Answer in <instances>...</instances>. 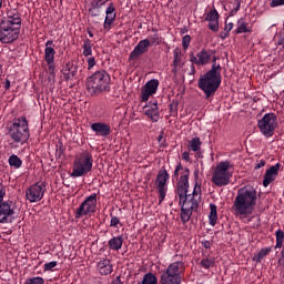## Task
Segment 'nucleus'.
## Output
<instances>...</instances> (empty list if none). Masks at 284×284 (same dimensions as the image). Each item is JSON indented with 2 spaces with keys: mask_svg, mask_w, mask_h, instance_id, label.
<instances>
[{
  "mask_svg": "<svg viewBox=\"0 0 284 284\" xmlns=\"http://www.w3.org/2000/svg\"><path fill=\"white\" fill-rule=\"evenodd\" d=\"M190 187V171L186 169L182 173V176H180L179 183H178V196L180 199V205H181V221L183 225L185 223H189L192 219V213L196 212L199 210V200L194 197L185 196L187 194V190Z\"/></svg>",
  "mask_w": 284,
  "mask_h": 284,
  "instance_id": "f257e3e1",
  "label": "nucleus"
},
{
  "mask_svg": "<svg viewBox=\"0 0 284 284\" xmlns=\"http://www.w3.org/2000/svg\"><path fill=\"white\" fill-rule=\"evenodd\" d=\"M21 13L17 9L7 11L0 20V43H14L21 34Z\"/></svg>",
  "mask_w": 284,
  "mask_h": 284,
  "instance_id": "f03ea898",
  "label": "nucleus"
},
{
  "mask_svg": "<svg viewBox=\"0 0 284 284\" xmlns=\"http://www.w3.org/2000/svg\"><path fill=\"white\" fill-rule=\"evenodd\" d=\"M211 70L201 75L197 81V88H200L202 92H204L205 99L214 97V94H216V90L221 88L222 82L221 71L223 70V68H221V64L216 63V59L219 58L216 55H211Z\"/></svg>",
  "mask_w": 284,
  "mask_h": 284,
  "instance_id": "7ed1b4c3",
  "label": "nucleus"
},
{
  "mask_svg": "<svg viewBox=\"0 0 284 284\" xmlns=\"http://www.w3.org/2000/svg\"><path fill=\"white\" fill-rule=\"evenodd\" d=\"M8 136L11 141L9 145L14 148V143L26 145L30 139V126L26 116L13 119L11 125L8 128Z\"/></svg>",
  "mask_w": 284,
  "mask_h": 284,
  "instance_id": "20e7f679",
  "label": "nucleus"
},
{
  "mask_svg": "<svg viewBox=\"0 0 284 284\" xmlns=\"http://www.w3.org/2000/svg\"><path fill=\"white\" fill-rule=\"evenodd\" d=\"M110 81H112V79L108 71H95L87 79V91L91 97H95V94H103V92H110Z\"/></svg>",
  "mask_w": 284,
  "mask_h": 284,
  "instance_id": "39448f33",
  "label": "nucleus"
},
{
  "mask_svg": "<svg viewBox=\"0 0 284 284\" xmlns=\"http://www.w3.org/2000/svg\"><path fill=\"white\" fill-rule=\"evenodd\" d=\"M231 211L234 216L244 221V223L250 222V189H240L237 191Z\"/></svg>",
  "mask_w": 284,
  "mask_h": 284,
  "instance_id": "423d86ee",
  "label": "nucleus"
},
{
  "mask_svg": "<svg viewBox=\"0 0 284 284\" xmlns=\"http://www.w3.org/2000/svg\"><path fill=\"white\" fill-rule=\"evenodd\" d=\"M92 165H94L92 153H90L89 151H83L82 153L75 156L70 176L72 179L85 176V174L92 172Z\"/></svg>",
  "mask_w": 284,
  "mask_h": 284,
  "instance_id": "0eeeda50",
  "label": "nucleus"
},
{
  "mask_svg": "<svg viewBox=\"0 0 284 284\" xmlns=\"http://www.w3.org/2000/svg\"><path fill=\"white\" fill-rule=\"evenodd\" d=\"M185 274V263L183 261H176L171 263L165 272L162 273L161 284H180L183 281Z\"/></svg>",
  "mask_w": 284,
  "mask_h": 284,
  "instance_id": "6e6552de",
  "label": "nucleus"
},
{
  "mask_svg": "<svg viewBox=\"0 0 284 284\" xmlns=\"http://www.w3.org/2000/svg\"><path fill=\"white\" fill-rule=\"evenodd\" d=\"M232 164L230 161L220 162L212 174V183L217 187H225L230 185V180L232 179Z\"/></svg>",
  "mask_w": 284,
  "mask_h": 284,
  "instance_id": "1a4fd4ad",
  "label": "nucleus"
},
{
  "mask_svg": "<svg viewBox=\"0 0 284 284\" xmlns=\"http://www.w3.org/2000/svg\"><path fill=\"white\" fill-rule=\"evenodd\" d=\"M257 126L260 128V132L266 139L274 136V132H276V128L278 126V118L275 113H266L264 116L257 122Z\"/></svg>",
  "mask_w": 284,
  "mask_h": 284,
  "instance_id": "9d476101",
  "label": "nucleus"
},
{
  "mask_svg": "<svg viewBox=\"0 0 284 284\" xmlns=\"http://www.w3.org/2000/svg\"><path fill=\"white\" fill-rule=\"evenodd\" d=\"M97 212V193L88 196L77 209L75 219H83V216H92Z\"/></svg>",
  "mask_w": 284,
  "mask_h": 284,
  "instance_id": "9b49d317",
  "label": "nucleus"
},
{
  "mask_svg": "<svg viewBox=\"0 0 284 284\" xmlns=\"http://www.w3.org/2000/svg\"><path fill=\"white\" fill-rule=\"evenodd\" d=\"M168 181H170V173L163 166L155 179V183L159 192V203L162 204L165 201V196L168 195Z\"/></svg>",
  "mask_w": 284,
  "mask_h": 284,
  "instance_id": "f8f14e48",
  "label": "nucleus"
},
{
  "mask_svg": "<svg viewBox=\"0 0 284 284\" xmlns=\"http://www.w3.org/2000/svg\"><path fill=\"white\" fill-rule=\"evenodd\" d=\"M54 54H57V51H54V41L48 40L45 42V49H44V61L48 64V73L52 79L57 77L55 70L57 65L54 64Z\"/></svg>",
  "mask_w": 284,
  "mask_h": 284,
  "instance_id": "ddd939ff",
  "label": "nucleus"
},
{
  "mask_svg": "<svg viewBox=\"0 0 284 284\" xmlns=\"http://www.w3.org/2000/svg\"><path fill=\"white\" fill-rule=\"evenodd\" d=\"M45 194V182H38L26 191V197L30 203H39Z\"/></svg>",
  "mask_w": 284,
  "mask_h": 284,
  "instance_id": "4468645a",
  "label": "nucleus"
},
{
  "mask_svg": "<svg viewBox=\"0 0 284 284\" xmlns=\"http://www.w3.org/2000/svg\"><path fill=\"white\" fill-rule=\"evenodd\" d=\"M14 220V207L10 202L3 201L0 204V223H12Z\"/></svg>",
  "mask_w": 284,
  "mask_h": 284,
  "instance_id": "2eb2a0df",
  "label": "nucleus"
},
{
  "mask_svg": "<svg viewBox=\"0 0 284 284\" xmlns=\"http://www.w3.org/2000/svg\"><path fill=\"white\" fill-rule=\"evenodd\" d=\"M150 49V40L143 39L134 47L133 51L129 55V61H136L148 52Z\"/></svg>",
  "mask_w": 284,
  "mask_h": 284,
  "instance_id": "dca6fc26",
  "label": "nucleus"
},
{
  "mask_svg": "<svg viewBox=\"0 0 284 284\" xmlns=\"http://www.w3.org/2000/svg\"><path fill=\"white\" fill-rule=\"evenodd\" d=\"M211 60L212 53H210L205 49H202L200 52L196 53V55H194V53L190 54V61L195 65H207V63H210Z\"/></svg>",
  "mask_w": 284,
  "mask_h": 284,
  "instance_id": "f3484780",
  "label": "nucleus"
},
{
  "mask_svg": "<svg viewBox=\"0 0 284 284\" xmlns=\"http://www.w3.org/2000/svg\"><path fill=\"white\" fill-rule=\"evenodd\" d=\"M91 130L94 132L95 136H101L102 139H108V136L112 134V128L105 122L92 123Z\"/></svg>",
  "mask_w": 284,
  "mask_h": 284,
  "instance_id": "a211bd4d",
  "label": "nucleus"
},
{
  "mask_svg": "<svg viewBox=\"0 0 284 284\" xmlns=\"http://www.w3.org/2000/svg\"><path fill=\"white\" fill-rule=\"evenodd\" d=\"M144 114L153 121V123H156L159 121V118L161 116V113L159 112V102L156 100L149 102V104L144 105Z\"/></svg>",
  "mask_w": 284,
  "mask_h": 284,
  "instance_id": "6ab92c4d",
  "label": "nucleus"
},
{
  "mask_svg": "<svg viewBox=\"0 0 284 284\" xmlns=\"http://www.w3.org/2000/svg\"><path fill=\"white\" fill-rule=\"evenodd\" d=\"M219 11L216 8H213L204 18V21H209V30L212 32H219Z\"/></svg>",
  "mask_w": 284,
  "mask_h": 284,
  "instance_id": "aec40b11",
  "label": "nucleus"
},
{
  "mask_svg": "<svg viewBox=\"0 0 284 284\" xmlns=\"http://www.w3.org/2000/svg\"><path fill=\"white\" fill-rule=\"evenodd\" d=\"M115 11H116V8L114 7V2L109 3L105 10L106 16L103 23L104 30H110V27L112 26V23L116 21V13H114Z\"/></svg>",
  "mask_w": 284,
  "mask_h": 284,
  "instance_id": "412c9836",
  "label": "nucleus"
},
{
  "mask_svg": "<svg viewBox=\"0 0 284 284\" xmlns=\"http://www.w3.org/2000/svg\"><path fill=\"white\" fill-rule=\"evenodd\" d=\"M278 168H281V164L277 163L266 170L263 180L264 187H267L271 183L276 181V176H278Z\"/></svg>",
  "mask_w": 284,
  "mask_h": 284,
  "instance_id": "4be33fe9",
  "label": "nucleus"
},
{
  "mask_svg": "<svg viewBox=\"0 0 284 284\" xmlns=\"http://www.w3.org/2000/svg\"><path fill=\"white\" fill-rule=\"evenodd\" d=\"M98 271L101 274V276H108L111 272H113L112 263L109 258H104L100 262H98Z\"/></svg>",
  "mask_w": 284,
  "mask_h": 284,
  "instance_id": "5701e85b",
  "label": "nucleus"
},
{
  "mask_svg": "<svg viewBox=\"0 0 284 284\" xmlns=\"http://www.w3.org/2000/svg\"><path fill=\"white\" fill-rule=\"evenodd\" d=\"M108 245L113 252H119L123 247V236H113L108 241Z\"/></svg>",
  "mask_w": 284,
  "mask_h": 284,
  "instance_id": "b1692460",
  "label": "nucleus"
},
{
  "mask_svg": "<svg viewBox=\"0 0 284 284\" xmlns=\"http://www.w3.org/2000/svg\"><path fill=\"white\" fill-rule=\"evenodd\" d=\"M210 214H209V223L214 227L216 225V221L219 220V213H217V207L216 204H210Z\"/></svg>",
  "mask_w": 284,
  "mask_h": 284,
  "instance_id": "393cba45",
  "label": "nucleus"
},
{
  "mask_svg": "<svg viewBox=\"0 0 284 284\" xmlns=\"http://www.w3.org/2000/svg\"><path fill=\"white\" fill-rule=\"evenodd\" d=\"M203 143L201 142V138L199 136H195L193 138L190 142H189V145H187V149L191 151V152H201V145Z\"/></svg>",
  "mask_w": 284,
  "mask_h": 284,
  "instance_id": "a878e982",
  "label": "nucleus"
},
{
  "mask_svg": "<svg viewBox=\"0 0 284 284\" xmlns=\"http://www.w3.org/2000/svg\"><path fill=\"white\" fill-rule=\"evenodd\" d=\"M92 40L90 39H84L83 44H82V54L83 57H92Z\"/></svg>",
  "mask_w": 284,
  "mask_h": 284,
  "instance_id": "bb28decb",
  "label": "nucleus"
},
{
  "mask_svg": "<svg viewBox=\"0 0 284 284\" xmlns=\"http://www.w3.org/2000/svg\"><path fill=\"white\" fill-rule=\"evenodd\" d=\"M138 284H159V278H156L154 273H146L144 274L142 282H139Z\"/></svg>",
  "mask_w": 284,
  "mask_h": 284,
  "instance_id": "cd10ccee",
  "label": "nucleus"
},
{
  "mask_svg": "<svg viewBox=\"0 0 284 284\" xmlns=\"http://www.w3.org/2000/svg\"><path fill=\"white\" fill-rule=\"evenodd\" d=\"M200 265L204 270H210V267H214V265H216V258H214V257H203L200 262Z\"/></svg>",
  "mask_w": 284,
  "mask_h": 284,
  "instance_id": "c85d7f7f",
  "label": "nucleus"
},
{
  "mask_svg": "<svg viewBox=\"0 0 284 284\" xmlns=\"http://www.w3.org/2000/svg\"><path fill=\"white\" fill-rule=\"evenodd\" d=\"M144 88L151 92L152 94H156V90H159V80L152 79L148 81L144 85Z\"/></svg>",
  "mask_w": 284,
  "mask_h": 284,
  "instance_id": "c756f323",
  "label": "nucleus"
},
{
  "mask_svg": "<svg viewBox=\"0 0 284 284\" xmlns=\"http://www.w3.org/2000/svg\"><path fill=\"white\" fill-rule=\"evenodd\" d=\"M8 162L11 168H14V170H19V168L23 165V161H21L16 154L10 155Z\"/></svg>",
  "mask_w": 284,
  "mask_h": 284,
  "instance_id": "7c9ffc66",
  "label": "nucleus"
},
{
  "mask_svg": "<svg viewBox=\"0 0 284 284\" xmlns=\"http://www.w3.org/2000/svg\"><path fill=\"white\" fill-rule=\"evenodd\" d=\"M181 63H183V53L176 48L173 50V65H181Z\"/></svg>",
  "mask_w": 284,
  "mask_h": 284,
  "instance_id": "2f4dec72",
  "label": "nucleus"
},
{
  "mask_svg": "<svg viewBox=\"0 0 284 284\" xmlns=\"http://www.w3.org/2000/svg\"><path fill=\"white\" fill-rule=\"evenodd\" d=\"M64 72H68L69 74H71V77H77L78 72H79V65L74 64V63H70L68 62L65 64V67L63 68Z\"/></svg>",
  "mask_w": 284,
  "mask_h": 284,
  "instance_id": "473e14b6",
  "label": "nucleus"
},
{
  "mask_svg": "<svg viewBox=\"0 0 284 284\" xmlns=\"http://www.w3.org/2000/svg\"><path fill=\"white\" fill-rule=\"evenodd\" d=\"M270 252H272V247H265V248H262L257 255L255 257H253V261H256V262H261L263 261V258L265 256H267V254H270Z\"/></svg>",
  "mask_w": 284,
  "mask_h": 284,
  "instance_id": "72a5a7b5",
  "label": "nucleus"
},
{
  "mask_svg": "<svg viewBox=\"0 0 284 284\" xmlns=\"http://www.w3.org/2000/svg\"><path fill=\"white\" fill-rule=\"evenodd\" d=\"M146 39L150 42V48H152V45H161V38L156 31L154 34L149 36Z\"/></svg>",
  "mask_w": 284,
  "mask_h": 284,
  "instance_id": "f704fd0d",
  "label": "nucleus"
},
{
  "mask_svg": "<svg viewBox=\"0 0 284 284\" xmlns=\"http://www.w3.org/2000/svg\"><path fill=\"white\" fill-rule=\"evenodd\" d=\"M55 156L58 159H63V156H65V148H63V142H59L57 144Z\"/></svg>",
  "mask_w": 284,
  "mask_h": 284,
  "instance_id": "c9c22d12",
  "label": "nucleus"
},
{
  "mask_svg": "<svg viewBox=\"0 0 284 284\" xmlns=\"http://www.w3.org/2000/svg\"><path fill=\"white\" fill-rule=\"evenodd\" d=\"M184 170H189V176H190V169H183V165L181 163H179L175 166V170L173 172L172 179H179V172H181V176H183Z\"/></svg>",
  "mask_w": 284,
  "mask_h": 284,
  "instance_id": "e433bc0d",
  "label": "nucleus"
},
{
  "mask_svg": "<svg viewBox=\"0 0 284 284\" xmlns=\"http://www.w3.org/2000/svg\"><path fill=\"white\" fill-rule=\"evenodd\" d=\"M152 94H154V93H152V91H148L146 88H143V89L141 90V101H142L143 103L148 102L149 99H150V97H152Z\"/></svg>",
  "mask_w": 284,
  "mask_h": 284,
  "instance_id": "4c0bfd02",
  "label": "nucleus"
},
{
  "mask_svg": "<svg viewBox=\"0 0 284 284\" xmlns=\"http://www.w3.org/2000/svg\"><path fill=\"white\" fill-rule=\"evenodd\" d=\"M235 32L236 34H243V32H247V26L245 22H243V20H239Z\"/></svg>",
  "mask_w": 284,
  "mask_h": 284,
  "instance_id": "58836bf2",
  "label": "nucleus"
},
{
  "mask_svg": "<svg viewBox=\"0 0 284 284\" xmlns=\"http://www.w3.org/2000/svg\"><path fill=\"white\" fill-rule=\"evenodd\" d=\"M201 194V185L195 184L194 189H193V195H187V193L184 196L189 197V201H191L192 199L196 200V196H199Z\"/></svg>",
  "mask_w": 284,
  "mask_h": 284,
  "instance_id": "ea45409f",
  "label": "nucleus"
},
{
  "mask_svg": "<svg viewBox=\"0 0 284 284\" xmlns=\"http://www.w3.org/2000/svg\"><path fill=\"white\" fill-rule=\"evenodd\" d=\"M57 265H59V263L57 261H52V262L45 263L43 266V270L44 272H52L54 267H57Z\"/></svg>",
  "mask_w": 284,
  "mask_h": 284,
  "instance_id": "a19ab883",
  "label": "nucleus"
},
{
  "mask_svg": "<svg viewBox=\"0 0 284 284\" xmlns=\"http://www.w3.org/2000/svg\"><path fill=\"white\" fill-rule=\"evenodd\" d=\"M241 10V1L235 0L233 8L230 11V17H234Z\"/></svg>",
  "mask_w": 284,
  "mask_h": 284,
  "instance_id": "79ce46f5",
  "label": "nucleus"
},
{
  "mask_svg": "<svg viewBox=\"0 0 284 284\" xmlns=\"http://www.w3.org/2000/svg\"><path fill=\"white\" fill-rule=\"evenodd\" d=\"M254 205H256V191L250 192V210H254Z\"/></svg>",
  "mask_w": 284,
  "mask_h": 284,
  "instance_id": "37998d69",
  "label": "nucleus"
},
{
  "mask_svg": "<svg viewBox=\"0 0 284 284\" xmlns=\"http://www.w3.org/2000/svg\"><path fill=\"white\" fill-rule=\"evenodd\" d=\"M191 41H192V37H190V34H186L182 38V47L184 50H187V48H190Z\"/></svg>",
  "mask_w": 284,
  "mask_h": 284,
  "instance_id": "c03bdc74",
  "label": "nucleus"
},
{
  "mask_svg": "<svg viewBox=\"0 0 284 284\" xmlns=\"http://www.w3.org/2000/svg\"><path fill=\"white\" fill-rule=\"evenodd\" d=\"M108 1L110 0H93V2L91 3L92 8L97 9V8H103V6H105L108 3Z\"/></svg>",
  "mask_w": 284,
  "mask_h": 284,
  "instance_id": "a18cd8bd",
  "label": "nucleus"
},
{
  "mask_svg": "<svg viewBox=\"0 0 284 284\" xmlns=\"http://www.w3.org/2000/svg\"><path fill=\"white\" fill-rule=\"evenodd\" d=\"M110 216H111L110 227H119V225H121V220L118 216H114L112 214Z\"/></svg>",
  "mask_w": 284,
  "mask_h": 284,
  "instance_id": "49530a36",
  "label": "nucleus"
},
{
  "mask_svg": "<svg viewBox=\"0 0 284 284\" xmlns=\"http://www.w3.org/2000/svg\"><path fill=\"white\" fill-rule=\"evenodd\" d=\"M87 63H88V70H92V68L97 65V59L94 57H90L87 59Z\"/></svg>",
  "mask_w": 284,
  "mask_h": 284,
  "instance_id": "de8ad7c7",
  "label": "nucleus"
},
{
  "mask_svg": "<svg viewBox=\"0 0 284 284\" xmlns=\"http://www.w3.org/2000/svg\"><path fill=\"white\" fill-rule=\"evenodd\" d=\"M4 196H6V185L0 183V205L2 204Z\"/></svg>",
  "mask_w": 284,
  "mask_h": 284,
  "instance_id": "09e8293b",
  "label": "nucleus"
},
{
  "mask_svg": "<svg viewBox=\"0 0 284 284\" xmlns=\"http://www.w3.org/2000/svg\"><path fill=\"white\" fill-rule=\"evenodd\" d=\"M278 6H284V0H271V8H278Z\"/></svg>",
  "mask_w": 284,
  "mask_h": 284,
  "instance_id": "8fccbe9b",
  "label": "nucleus"
},
{
  "mask_svg": "<svg viewBox=\"0 0 284 284\" xmlns=\"http://www.w3.org/2000/svg\"><path fill=\"white\" fill-rule=\"evenodd\" d=\"M62 74H63L64 81H71V79H74V77L70 74L68 71H65L64 69H62Z\"/></svg>",
  "mask_w": 284,
  "mask_h": 284,
  "instance_id": "3c124183",
  "label": "nucleus"
},
{
  "mask_svg": "<svg viewBox=\"0 0 284 284\" xmlns=\"http://www.w3.org/2000/svg\"><path fill=\"white\" fill-rule=\"evenodd\" d=\"M276 241H284V232L282 230L276 231Z\"/></svg>",
  "mask_w": 284,
  "mask_h": 284,
  "instance_id": "603ef678",
  "label": "nucleus"
},
{
  "mask_svg": "<svg viewBox=\"0 0 284 284\" xmlns=\"http://www.w3.org/2000/svg\"><path fill=\"white\" fill-rule=\"evenodd\" d=\"M232 28H234V23L230 22V23L225 24L224 30H225V32L229 33V32H232Z\"/></svg>",
  "mask_w": 284,
  "mask_h": 284,
  "instance_id": "864d4df0",
  "label": "nucleus"
},
{
  "mask_svg": "<svg viewBox=\"0 0 284 284\" xmlns=\"http://www.w3.org/2000/svg\"><path fill=\"white\" fill-rule=\"evenodd\" d=\"M202 245L203 247H205V250H210V247H212V242L205 240V241H202Z\"/></svg>",
  "mask_w": 284,
  "mask_h": 284,
  "instance_id": "5fc2aeb1",
  "label": "nucleus"
},
{
  "mask_svg": "<svg viewBox=\"0 0 284 284\" xmlns=\"http://www.w3.org/2000/svg\"><path fill=\"white\" fill-rule=\"evenodd\" d=\"M182 159H183V161L190 162V152L184 151L182 153Z\"/></svg>",
  "mask_w": 284,
  "mask_h": 284,
  "instance_id": "6e6d98bb",
  "label": "nucleus"
},
{
  "mask_svg": "<svg viewBox=\"0 0 284 284\" xmlns=\"http://www.w3.org/2000/svg\"><path fill=\"white\" fill-rule=\"evenodd\" d=\"M265 160H261L257 164H255V170H261V168H264Z\"/></svg>",
  "mask_w": 284,
  "mask_h": 284,
  "instance_id": "4d7b16f0",
  "label": "nucleus"
},
{
  "mask_svg": "<svg viewBox=\"0 0 284 284\" xmlns=\"http://www.w3.org/2000/svg\"><path fill=\"white\" fill-rule=\"evenodd\" d=\"M97 10H99L100 8H95ZM94 7H92L89 12H91V17H99V12H95Z\"/></svg>",
  "mask_w": 284,
  "mask_h": 284,
  "instance_id": "13d9d810",
  "label": "nucleus"
},
{
  "mask_svg": "<svg viewBox=\"0 0 284 284\" xmlns=\"http://www.w3.org/2000/svg\"><path fill=\"white\" fill-rule=\"evenodd\" d=\"M111 284H123V283L121 282V276H116V277L112 281Z\"/></svg>",
  "mask_w": 284,
  "mask_h": 284,
  "instance_id": "bf43d9fd",
  "label": "nucleus"
},
{
  "mask_svg": "<svg viewBox=\"0 0 284 284\" xmlns=\"http://www.w3.org/2000/svg\"><path fill=\"white\" fill-rule=\"evenodd\" d=\"M4 90H10V80L9 79L4 80Z\"/></svg>",
  "mask_w": 284,
  "mask_h": 284,
  "instance_id": "052dcab7",
  "label": "nucleus"
},
{
  "mask_svg": "<svg viewBox=\"0 0 284 284\" xmlns=\"http://www.w3.org/2000/svg\"><path fill=\"white\" fill-rule=\"evenodd\" d=\"M275 247H277V248L283 247V240H276V245H275Z\"/></svg>",
  "mask_w": 284,
  "mask_h": 284,
  "instance_id": "680f3d73",
  "label": "nucleus"
},
{
  "mask_svg": "<svg viewBox=\"0 0 284 284\" xmlns=\"http://www.w3.org/2000/svg\"><path fill=\"white\" fill-rule=\"evenodd\" d=\"M158 142L161 143L162 145L163 143H165V140L163 141V132L159 135Z\"/></svg>",
  "mask_w": 284,
  "mask_h": 284,
  "instance_id": "e2e57ef3",
  "label": "nucleus"
},
{
  "mask_svg": "<svg viewBox=\"0 0 284 284\" xmlns=\"http://www.w3.org/2000/svg\"><path fill=\"white\" fill-rule=\"evenodd\" d=\"M258 108H263V104L258 103L256 105L252 104L253 110H258Z\"/></svg>",
  "mask_w": 284,
  "mask_h": 284,
  "instance_id": "0e129e2a",
  "label": "nucleus"
},
{
  "mask_svg": "<svg viewBox=\"0 0 284 284\" xmlns=\"http://www.w3.org/2000/svg\"><path fill=\"white\" fill-rule=\"evenodd\" d=\"M191 74H196V68H194V64L191 65Z\"/></svg>",
  "mask_w": 284,
  "mask_h": 284,
  "instance_id": "69168bd1",
  "label": "nucleus"
},
{
  "mask_svg": "<svg viewBox=\"0 0 284 284\" xmlns=\"http://www.w3.org/2000/svg\"><path fill=\"white\" fill-rule=\"evenodd\" d=\"M179 68H181V65H173V72L176 73L179 71Z\"/></svg>",
  "mask_w": 284,
  "mask_h": 284,
  "instance_id": "338daca9",
  "label": "nucleus"
},
{
  "mask_svg": "<svg viewBox=\"0 0 284 284\" xmlns=\"http://www.w3.org/2000/svg\"><path fill=\"white\" fill-rule=\"evenodd\" d=\"M88 34H89V37H90L91 39L94 37V33H92L91 30H88Z\"/></svg>",
  "mask_w": 284,
  "mask_h": 284,
  "instance_id": "774afa93",
  "label": "nucleus"
}]
</instances>
